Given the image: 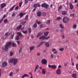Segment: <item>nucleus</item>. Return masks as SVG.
Here are the masks:
<instances>
[{
    "label": "nucleus",
    "instance_id": "nucleus-26",
    "mask_svg": "<svg viewBox=\"0 0 78 78\" xmlns=\"http://www.w3.org/2000/svg\"><path fill=\"white\" fill-rule=\"evenodd\" d=\"M70 9H73V6L72 4H70Z\"/></svg>",
    "mask_w": 78,
    "mask_h": 78
},
{
    "label": "nucleus",
    "instance_id": "nucleus-17",
    "mask_svg": "<svg viewBox=\"0 0 78 78\" xmlns=\"http://www.w3.org/2000/svg\"><path fill=\"white\" fill-rule=\"evenodd\" d=\"M45 72H46V70L44 69H43L42 70V73L45 75Z\"/></svg>",
    "mask_w": 78,
    "mask_h": 78
},
{
    "label": "nucleus",
    "instance_id": "nucleus-16",
    "mask_svg": "<svg viewBox=\"0 0 78 78\" xmlns=\"http://www.w3.org/2000/svg\"><path fill=\"white\" fill-rule=\"evenodd\" d=\"M17 34L18 35V36H23V35L22 34V33L21 32H17Z\"/></svg>",
    "mask_w": 78,
    "mask_h": 78
},
{
    "label": "nucleus",
    "instance_id": "nucleus-51",
    "mask_svg": "<svg viewBox=\"0 0 78 78\" xmlns=\"http://www.w3.org/2000/svg\"><path fill=\"white\" fill-rule=\"evenodd\" d=\"M24 19L25 20H28V18L25 17L24 18Z\"/></svg>",
    "mask_w": 78,
    "mask_h": 78
},
{
    "label": "nucleus",
    "instance_id": "nucleus-54",
    "mask_svg": "<svg viewBox=\"0 0 78 78\" xmlns=\"http://www.w3.org/2000/svg\"><path fill=\"white\" fill-rule=\"evenodd\" d=\"M40 28H43V24H41L40 25Z\"/></svg>",
    "mask_w": 78,
    "mask_h": 78
},
{
    "label": "nucleus",
    "instance_id": "nucleus-53",
    "mask_svg": "<svg viewBox=\"0 0 78 78\" xmlns=\"http://www.w3.org/2000/svg\"><path fill=\"white\" fill-rule=\"evenodd\" d=\"M14 34H12V35L11 36V37H12V39H13V37H14Z\"/></svg>",
    "mask_w": 78,
    "mask_h": 78
},
{
    "label": "nucleus",
    "instance_id": "nucleus-11",
    "mask_svg": "<svg viewBox=\"0 0 78 78\" xmlns=\"http://www.w3.org/2000/svg\"><path fill=\"white\" fill-rule=\"evenodd\" d=\"M6 6V4L5 3H3L1 4L0 6L1 8H5Z\"/></svg>",
    "mask_w": 78,
    "mask_h": 78
},
{
    "label": "nucleus",
    "instance_id": "nucleus-20",
    "mask_svg": "<svg viewBox=\"0 0 78 78\" xmlns=\"http://www.w3.org/2000/svg\"><path fill=\"white\" fill-rule=\"evenodd\" d=\"M2 49L3 50H5V51H8V49H6V48H5V47H4V46L2 47Z\"/></svg>",
    "mask_w": 78,
    "mask_h": 78
},
{
    "label": "nucleus",
    "instance_id": "nucleus-62",
    "mask_svg": "<svg viewBox=\"0 0 78 78\" xmlns=\"http://www.w3.org/2000/svg\"><path fill=\"white\" fill-rule=\"evenodd\" d=\"M36 9H34L33 10V12H34V11H36Z\"/></svg>",
    "mask_w": 78,
    "mask_h": 78
},
{
    "label": "nucleus",
    "instance_id": "nucleus-42",
    "mask_svg": "<svg viewBox=\"0 0 78 78\" xmlns=\"http://www.w3.org/2000/svg\"><path fill=\"white\" fill-rule=\"evenodd\" d=\"M42 15L43 16H46V13L45 12H44L43 13Z\"/></svg>",
    "mask_w": 78,
    "mask_h": 78
},
{
    "label": "nucleus",
    "instance_id": "nucleus-15",
    "mask_svg": "<svg viewBox=\"0 0 78 78\" xmlns=\"http://www.w3.org/2000/svg\"><path fill=\"white\" fill-rule=\"evenodd\" d=\"M29 76L27 74H25L22 76V78H25V77H28Z\"/></svg>",
    "mask_w": 78,
    "mask_h": 78
},
{
    "label": "nucleus",
    "instance_id": "nucleus-33",
    "mask_svg": "<svg viewBox=\"0 0 78 78\" xmlns=\"http://www.w3.org/2000/svg\"><path fill=\"white\" fill-rule=\"evenodd\" d=\"M47 24L48 25H50V20H48L46 22Z\"/></svg>",
    "mask_w": 78,
    "mask_h": 78
},
{
    "label": "nucleus",
    "instance_id": "nucleus-38",
    "mask_svg": "<svg viewBox=\"0 0 78 78\" xmlns=\"http://www.w3.org/2000/svg\"><path fill=\"white\" fill-rule=\"evenodd\" d=\"M36 22L37 23L38 25H39V24H40V23H41V22L38 21H37V20L36 21Z\"/></svg>",
    "mask_w": 78,
    "mask_h": 78
},
{
    "label": "nucleus",
    "instance_id": "nucleus-7",
    "mask_svg": "<svg viewBox=\"0 0 78 78\" xmlns=\"http://www.w3.org/2000/svg\"><path fill=\"white\" fill-rule=\"evenodd\" d=\"M7 62H4L2 64V67L3 68H4L6 67L7 65Z\"/></svg>",
    "mask_w": 78,
    "mask_h": 78
},
{
    "label": "nucleus",
    "instance_id": "nucleus-57",
    "mask_svg": "<svg viewBox=\"0 0 78 78\" xmlns=\"http://www.w3.org/2000/svg\"><path fill=\"white\" fill-rule=\"evenodd\" d=\"M3 20V18H2L0 20V22H2Z\"/></svg>",
    "mask_w": 78,
    "mask_h": 78
},
{
    "label": "nucleus",
    "instance_id": "nucleus-41",
    "mask_svg": "<svg viewBox=\"0 0 78 78\" xmlns=\"http://www.w3.org/2000/svg\"><path fill=\"white\" fill-rule=\"evenodd\" d=\"M73 27L74 28H76V24H74L73 25Z\"/></svg>",
    "mask_w": 78,
    "mask_h": 78
},
{
    "label": "nucleus",
    "instance_id": "nucleus-44",
    "mask_svg": "<svg viewBox=\"0 0 78 78\" xmlns=\"http://www.w3.org/2000/svg\"><path fill=\"white\" fill-rule=\"evenodd\" d=\"M31 28H30L28 29L29 33H31Z\"/></svg>",
    "mask_w": 78,
    "mask_h": 78
},
{
    "label": "nucleus",
    "instance_id": "nucleus-18",
    "mask_svg": "<svg viewBox=\"0 0 78 78\" xmlns=\"http://www.w3.org/2000/svg\"><path fill=\"white\" fill-rule=\"evenodd\" d=\"M22 25H20L19 26L17 27H16V30H20L21 28H22Z\"/></svg>",
    "mask_w": 78,
    "mask_h": 78
},
{
    "label": "nucleus",
    "instance_id": "nucleus-28",
    "mask_svg": "<svg viewBox=\"0 0 78 78\" xmlns=\"http://www.w3.org/2000/svg\"><path fill=\"white\" fill-rule=\"evenodd\" d=\"M51 69H56V66H55V65H52Z\"/></svg>",
    "mask_w": 78,
    "mask_h": 78
},
{
    "label": "nucleus",
    "instance_id": "nucleus-32",
    "mask_svg": "<svg viewBox=\"0 0 78 78\" xmlns=\"http://www.w3.org/2000/svg\"><path fill=\"white\" fill-rule=\"evenodd\" d=\"M37 25L36 23H34L33 25V27H34V28H36L37 27Z\"/></svg>",
    "mask_w": 78,
    "mask_h": 78
},
{
    "label": "nucleus",
    "instance_id": "nucleus-35",
    "mask_svg": "<svg viewBox=\"0 0 78 78\" xmlns=\"http://www.w3.org/2000/svg\"><path fill=\"white\" fill-rule=\"evenodd\" d=\"M26 22H27V21H23L21 22V23L22 25H24L25 23H26Z\"/></svg>",
    "mask_w": 78,
    "mask_h": 78
},
{
    "label": "nucleus",
    "instance_id": "nucleus-22",
    "mask_svg": "<svg viewBox=\"0 0 78 78\" xmlns=\"http://www.w3.org/2000/svg\"><path fill=\"white\" fill-rule=\"evenodd\" d=\"M45 45L46 46V47H49V44L48 43V42H47L45 44Z\"/></svg>",
    "mask_w": 78,
    "mask_h": 78
},
{
    "label": "nucleus",
    "instance_id": "nucleus-6",
    "mask_svg": "<svg viewBox=\"0 0 78 78\" xmlns=\"http://www.w3.org/2000/svg\"><path fill=\"white\" fill-rule=\"evenodd\" d=\"M42 64L43 65H45L47 63V60L45 59H43L41 61Z\"/></svg>",
    "mask_w": 78,
    "mask_h": 78
},
{
    "label": "nucleus",
    "instance_id": "nucleus-61",
    "mask_svg": "<svg viewBox=\"0 0 78 78\" xmlns=\"http://www.w3.org/2000/svg\"><path fill=\"white\" fill-rule=\"evenodd\" d=\"M38 34L39 36H41V35H42V33H39Z\"/></svg>",
    "mask_w": 78,
    "mask_h": 78
},
{
    "label": "nucleus",
    "instance_id": "nucleus-49",
    "mask_svg": "<svg viewBox=\"0 0 78 78\" xmlns=\"http://www.w3.org/2000/svg\"><path fill=\"white\" fill-rule=\"evenodd\" d=\"M16 15V13L14 12L12 15V16H14V17H15V15Z\"/></svg>",
    "mask_w": 78,
    "mask_h": 78
},
{
    "label": "nucleus",
    "instance_id": "nucleus-24",
    "mask_svg": "<svg viewBox=\"0 0 78 78\" xmlns=\"http://www.w3.org/2000/svg\"><path fill=\"white\" fill-rule=\"evenodd\" d=\"M17 44L14 42H12V47H16Z\"/></svg>",
    "mask_w": 78,
    "mask_h": 78
},
{
    "label": "nucleus",
    "instance_id": "nucleus-63",
    "mask_svg": "<svg viewBox=\"0 0 78 78\" xmlns=\"http://www.w3.org/2000/svg\"><path fill=\"white\" fill-rule=\"evenodd\" d=\"M62 37L63 38V39H64V38H65V37L64 36V35H62Z\"/></svg>",
    "mask_w": 78,
    "mask_h": 78
},
{
    "label": "nucleus",
    "instance_id": "nucleus-27",
    "mask_svg": "<svg viewBox=\"0 0 78 78\" xmlns=\"http://www.w3.org/2000/svg\"><path fill=\"white\" fill-rule=\"evenodd\" d=\"M59 26L61 28H62V29H64V27L62 26V24H60L59 25Z\"/></svg>",
    "mask_w": 78,
    "mask_h": 78
},
{
    "label": "nucleus",
    "instance_id": "nucleus-19",
    "mask_svg": "<svg viewBox=\"0 0 78 78\" xmlns=\"http://www.w3.org/2000/svg\"><path fill=\"white\" fill-rule=\"evenodd\" d=\"M62 6L60 5V6H59L58 7V11H60V10L62 9Z\"/></svg>",
    "mask_w": 78,
    "mask_h": 78
},
{
    "label": "nucleus",
    "instance_id": "nucleus-14",
    "mask_svg": "<svg viewBox=\"0 0 78 78\" xmlns=\"http://www.w3.org/2000/svg\"><path fill=\"white\" fill-rule=\"evenodd\" d=\"M67 13V12L66 11H63L62 12V14L63 15H66V14Z\"/></svg>",
    "mask_w": 78,
    "mask_h": 78
},
{
    "label": "nucleus",
    "instance_id": "nucleus-12",
    "mask_svg": "<svg viewBox=\"0 0 78 78\" xmlns=\"http://www.w3.org/2000/svg\"><path fill=\"white\" fill-rule=\"evenodd\" d=\"M55 50H56V49L54 48L52 49V52H53L54 54H57V53H58V51H55ZM54 51H55L54 52Z\"/></svg>",
    "mask_w": 78,
    "mask_h": 78
},
{
    "label": "nucleus",
    "instance_id": "nucleus-56",
    "mask_svg": "<svg viewBox=\"0 0 78 78\" xmlns=\"http://www.w3.org/2000/svg\"><path fill=\"white\" fill-rule=\"evenodd\" d=\"M15 9H19V7L17 6L15 7Z\"/></svg>",
    "mask_w": 78,
    "mask_h": 78
},
{
    "label": "nucleus",
    "instance_id": "nucleus-34",
    "mask_svg": "<svg viewBox=\"0 0 78 78\" xmlns=\"http://www.w3.org/2000/svg\"><path fill=\"white\" fill-rule=\"evenodd\" d=\"M13 75V72H11L9 74V76H11Z\"/></svg>",
    "mask_w": 78,
    "mask_h": 78
},
{
    "label": "nucleus",
    "instance_id": "nucleus-25",
    "mask_svg": "<svg viewBox=\"0 0 78 78\" xmlns=\"http://www.w3.org/2000/svg\"><path fill=\"white\" fill-rule=\"evenodd\" d=\"M34 48V46H31L30 48V50H32Z\"/></svg>",
    "mask_w": 78,
    "mask_h": 78
},
{
    "label": "nucleus",
    "instance_id": "nucleus-23",
    "mask_svg": "<svg viewBox=\"0 0 78 78\" xmlns=\"http://www.w3.org/2000/svg\"><path fill=\"white\" fill-rule=\"evenodd\" d=\"M22 47H21L20 48V49L19 50V52L20 53L22 52Z\"/></svg>",
    "mask_w": 78,
    "mask_h": 78
},
{
    "label": "nucleus",
    "instance_id": "nucleus-52",
    "mask_svg": "<svg viewBox=\"0 0 78 78\" xmlns=\"http://www.w3.org/2000/svg\"><path fill=\"white\" fill-rule=\"evenodd\" d=\"M56 19L58 20H60V19H61V17H57Z\"/></svg>",
    "mask_w": 78,
    "mask_h": 78
},
{
    "label": "nucleus",
    "instance_id": "nucleus-59",
    "mask_svg": "<svg viewBox=\"0 0 78 78\" xmlns=\"http://www.w3.org/2000/svg\"><path fill=\"white\" fill-rule=\"evenodd\" d=\"M31 38H32V39H33V38H34V36H33V35H31Z\"/></svg>",
    "mask_w": 78,
    "mask_h": 78
},
{
    "label": "nucleus",
    "instance_id": "nucleus-47",
    "mask_svg": "<svg viewBox=\"0 0 78 78\" xmlns=\"http://www.w3.org/2000/svg\"><path fill=\"white\" fill-rule=\"evenodd\" d=\"M10 55L11 56H12V55H13V52H10Z\"/></svg>",
    "mask_w": 78,
    "mask_h": 78
},
{
    "label": "nucleus",
    "instance_id": "nucleus-29",
    "mask_svg": "<svg viewBox=\"0 0 78 78\" xmlns=\"http://www.w3.org/2000/svg\"><path fill=\"white\" fill-rule=\"evenodd\" d=\"M37 6H38V5L37 4H34V7L35 8H36L37 7Z\"/></svg>",
    "mask_w": 78,
    "mask_h": 78
},
{
    "label": "nucleus",
    "instance_id": "nucleus-40",
    "mask_svg": "<svg viewBox=\"0 0 78 78\" xmlns=\"http://www.w3.org/2000/svg\"><path fill=\"white\" fill-rule=\"evenodd\" d=\"M23 3V2H21L19 4V6L20 7H21L22 6V4Z\"/></svg>",
    "mask_w": 78,
    "mask_h": 78
},
{
    "label": "nucleus",
    "instance_id": "nucleus-30",
    "mask_svg": "<svg viewBox=\"0 0 78 78\" xmlns=\"http://www.w3.org/2000/svg\"><path fill=\"white\" fill-rule=\"evenodd\" d=\"M73 77L74 78H76V73L73 74Z\"/></svg>",
    "mask_w": 78,
    "mask_h": 78
},
{
    "label": "nucleus",
    "instance_id": "nucleus-8",
    "mask_svg": "<svg viewBox=\"0 0 78 78\" xmlns=\"http://www.w3.org/2000/svg\"><path fill=\"white\" fill-rule=\"evenodd\" d=\"M56 73L57 75H60L61 73V69H58L56 71Z\"/></svg>",
    "mask_w": 78,
    "mask_h": 78
},
{
    "label": "nucleus",
    "instance_id": "nucleus-48",
    "mask_svg": "<svg viewBox=\"0 0 78 78\" xmlns=\"http://www.w3.org/2000/svg\"><path fill=\"white\" fill-rule=\"evenodd\" d=\"M48 67L49 68H52V65H48Z\"/></svg>",
    "mask_w": 78,
    "mask_h": 78
},
{
    "label": "nucleus",
    "instance_id": "nucleus-13",
    "mask_svg": "<svg viewBox=\"0 0 78 78\" xmlns=\"http://www.w3.org/2000/svg\"><path fill=\"white\" fill-rule=\"evenodd\" d=\"M15 7H16V5H14L13 6H12L10 9H9V11L10 12H11V11L13 10V9H14V8H15Z\"/></svg>",
    "mask_w": 78,
    "mask_h": 78
},
{
    "label": "nucleus",
    "instance_id": "nucleus-3",
    "mask_svg": "<svg viewBox=\"0 0 78 78\" xmlns=\"http://www.w3.org/2000/svg\"><path fill=\"white\" fill-rule=\"evenodd\" d=\"M50 38V36H48L47 37H46L45 36H41L39 38V39H42V40L43 41L44 40L48 39H49Z\"/></svg>",
    "mask_w": 78,
    "mask_h": 78
},
{
    "label": "nucleus",
    "instance_id": "nucleus-1",
    "mask_svg": "<svg viewBox=\"0 0 78 78\" xmlns=\"http://www.w3.org/2000/svg\"><path fill=\"white\" fill-rule=\"evenodd\" d=\"M18 60V59H17L12 58H11L10 60L9 61V63H12L13 62V64L14 65H16L17 64Z\"/></svg>",
    "mask_w": 78,
    "mask_h": 78
},
{
    "label": "nucleus",
    "instance_id": "nucleus-43",
    "mask_svg": "<svg viewBox=\"0 0 78 78\" xmlns=\"http://www.w3.org/2000/svg\"><path fill=\"white\" fill-rule=\"evenodd\" d=\"M45 41H41V42L40 44H41V45H42V44H45Z\"/></svg>",
    "mask_w": 78,
    "mask_h": 78
},
{
    "label": "nucleus",
    "instance_id": "nucleus-36",
    "mask_svg": "<svg viewBox=\"0 0 78 78\" xmlns=\"http://www.w3.org/2000/svg\"><path fill=\"white\" fill-rule=\"evenodd\" d=\"M4 22L5 23H8V20L7 19H4Z\"/></svg>",
    "mask_w": 78,
    "mask_h": 78
},
{
    "label": "nucleus",
    "instance_id": "nucleus-55",
    "mask_svg": "<svg viewBox=\"0 0 78 78\" xmlns=\"http://www.w3.org/2000/svg\"><path fill=\"white\" fill-rule=\"evenodd\" d=\"M6 15H4L2 17V19H4V18H5Z\"/></svg>",
    "mask_w": 78,
    "mask_h": 78
},
{
    "label": "nucleus",
    "instance_id": "nucleus-21",
    "mask_svg": "<svg viewBox=\"0 0 78 78\" xmlns=\"http://www.w3.org/2000/svg\"><path fill=\"white\" fill-rule=\"evenodd\" d=\"M49 34V32H46L44 33V34L45 36H47L48 34Z\"/></svg>",
    "mask_w": 78,
    "mask_h": 78
},
{
    "label": "nucleus",
    "instance_id": "nucleus-10",
    "mask_svg": "<svg viewBox=\"0 0 78 78\" xmlns=\"http://www.w3.org/2000/svg\"><path fill=\"white\" fill-rule=\"evenodd\" d=\"M41 14L42 13L41 11H38L37 12V15L38 17H40V16H41Z\"/></svg>",
    "mask_w": 78,
    "mask_h": 78
},
{
    "label": "nucleus",
    "instance_id": "nucleus-39",
    "mask_svg": "<svg viewBox=\"0 0 78 78\" xmlns=\"http://www.w3.org/2000/svg\"><path fill=\"white\" fill-rule=\"evenodd\" d=\"M16 39L17 41L19 39V37L18 36H17L16 37Z\"/></svg>",
    "mask_w": 78,
    "mask_h": 78
},
{
    "label": "nucleus",
    "instance_id": "nucleus-46",
    "mask_svg": "<svg viewBox=\"0 0 78 78\" xmlns=\"http://www.w3.org/2000/svg\"><path fill=\"white\" fill-rule=\"evenodd\" d=\"M16 42H17V44H18V45L19 44H20V41H17Z\"/></svg>",
    "mask_w": 78,
    "mask_h": 78
},
{
    "label": "nucleus",
    "instance_id": "nucleus-4",
    "mask_svg": "<svg viewBox=\"0 0 78 78\" xmlns=\"http://www.w3.org/2000/svg\"><path fill=\"white\" fill-rule=\"evenodd\" d=\"M49 6V5L47 4L46 3H43L41 5V7H44L46 9H47L48 7Z\"/></svg>",
    "mask_w": 78,
    "mask_h": 78
},
{
    "label": "nucleus",
    "instance_id": "nucleus-2",
    "mask_svg": "<svg viewBox=\"0 0 78 78\" xmlns=\"http://www.w3.org/2000/svg\"><path fill=\"white\" fill-rule=\"evenodd\" d=\"M12 44V42L11 41L7 42L5 45V49H9V47L11 46V45Z\"/></svg>",
    "mask_w": 78,
    "mask_h": 78
},
{
    "label": "nucleus",
    "instance_id": "nucleus-37",
    "mask_svg": "<svg viewBox=\"0 0 78 78\" xmlns=\"http://www.w3.org/2000/svg\"><path fill=\"white\" fill-rule=\"evenodd\" d=\"M28 3V0H25L24 4L25 5H27V4Z\"/></svg>",
    "mask_w": 78,
    "mask_h": 78
},
{
    "label": "nucleus",
    "instance_id": "nucleus-5",
    "mask_svg": "<svg viewBox=\"0 0 78 78\" xmlns=\"http://www.w3.org/2000/svg\"><path fill=\"white\" fill-rule=\"evenodd\" d=\"M63 21L64 23H67L69 22V18L67 17H64L63 19Z\"/></svg>",
    "mask_w": 78,
    "mask_h": 78
},
{
    "label": "nucleus",
    "instance_id": "nucleus-31",
    "mask_svg": "<svg viewBox=\"0 0 78 78\" xmlns=\"http://www.w3.org/2000/svg\"><path fill=\"white\" fill-rule=\"evenodd\" d=\"M22 32H23L24 34H27V33L28 32V31H27V30H26L25 31H24V30H22Z\"/></svg>",
    "mask_w": 78,
    "mask_h": 78
},
{
    "label": "nucleus",
    "instance_id": "nucleus-64",
    "mask_svg": "<svg viewBox=\"0 0 78 78\" xmlns=\"http://www.w3.org/2000/svg\"><path fill=\"white\" fill-rule=\"evenodd\" d=\"M72 65L74 66V63H73V62H71Z\"/></svg>",
    "mask_w": 78,
    "mask_h": 78
},
{
    "label": "nucleus",
    "instance_id": "nucleus-9",
    "mask_svg": "<svg viewBox=\"0 0 78 78\" xmlns=\"http://www.w3.org/2000/svg\"><path fill=\"white\" fill-rule=\"evenodd\" d=\"M19 16H20V18H22L23 16V13L21 12L19 14L17 15V17H19Z\"/></svg>",
    "mask_w": 78,
    "mask_h": 78
},
{
    "label": "nucleus",
    "instance_id": "nucleus-58",
    "mask_svg": "<svg viewBox=\"0 0 78 78\" xmlns=\"http://www.w3.org/2000/svg\"><path fill=\"white\" fill-rule=\"evenodd\" d=\"M51 56L52 59L53 58V55H51Z\"/></svg>",
    "mask_w": 78,
    "mask_h": 78
},
{
    "label": "nucleus",
    "instance_id": "nucleus-60",
    "mask_svg": "<svg viewBox=\"0 0 78 78\" xmlns=\"http://www.w3.org/2000/svg\"><path fill=\"white\" fill-rule=\"evenodd\" d=\"M58 68H61V65H59V66H58Z\"/></svg>",
    "mask_w": 78,
    "mask_h": 78
},
{
    "label": "nucleus",
    "instance_id": "nucleus-45",
    "mask_svg": "<svg viewBox=\"0 0 78 78\" xmlns=\"http://www.w3.org/2000/svg\"><path fill=\"white\" fill-rule=\"evenodd\" d=\"M64 48H61L59 49V50H60V51H63V50H64Z\"/></svg>",
    "mask_w": 78,
    "mask_h": 78
},
{
    "label": "nucleus",
    "instance_id": "nucleus-50",
    "mask_svg": "<svg viewBox=\"0 0 78 78\" xmlns=\"http://www.w3.org/2000/svg\"><path fill=\"white\" fill-rule=\"evenodd\" d=\"M39 68V65H37L36 66L35 69H37Z\"/></svg>",
    "mask_w": 78,
    "mask_h": 78
}]
</instances>
